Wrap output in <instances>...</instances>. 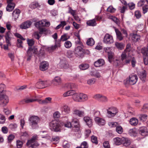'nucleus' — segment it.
<instances>
[{
    "instance_id": "nucleus-52",
    "label": "nucleus",
    "mask_w": 148,
    "mask_h": 148,
    "mask_svg": "<svg viewBox=\"0 0 148 148\" xmlns=\"http://www.w3.org/2000/svg\"><path fill=\"white\" fill-rule=\"evenodd\" d=\"M71 42L69 41H66L64 43V45L65 47L66 48H69L71 46Z\"/></svg>"
},
{
    "instance_id": "nucleus-21",
    "label": "nucleus",
    "mask_w": 148,
    "mask_h": 148,
    "mask_svg": "<svg viewBox=\"0 0 148 148\" xmlns=\"http://www.w3.org/2000/svg\"><path fill=\"white\" fill-rule=\"evenodd\" d=\"M61 83V79L59 77H56L53 80L52 84L55 86L60 85Z\"/></svg>"
},
{
    "instance_id": "nucleus-10",
    "label": "nucleus",
    "mask_w": 148,
    "mask_h": 148,
    "mask_svg": "<svg viewBox=\"0 0 148 148\" xmlns=\"http://www.w3.org/2000/svg\"><path fill=\"white\" fill-rule=\"evenodd\" d=\"M108 116L109 118L114 116L118 112L117 109L114 107L109 108L107 110Z\"/></svg>"
},
{
    "instance_id": "nucleus-4",
    "label": "nucleus",
    "mask_w": 148,
    "mask_h": 148,
    "mask_svg": "<svg viewBox=\"0 0 148 148\" xmlns=\"http://www.w3.org/2000/svg\"><path fill=\"white\" fill-rule=\"evenodd\" d=\"M44 20H42L37 21L34 23L35 27L40 31V33L45 34L46 32V29L44 27Z\"/></svg>"
},
{
    "instance_id": "nucleus-43",
    "label": "nucleus",
    "mask_w": 148,
    "mask_h": 148,
    "mask_svg": "<svg viewBox=\"0 0 148 148\" xmlns=\"http://www.w3.org/2000/svg\"><path fill=\"white\" fill-rule=\"evenodd\" d=\"M115 45L119 49L121 50L123 49L124 47L123 44L122 43L116 42L115 43Z\"/></svg>"
},
{
    "instance_id": "nucleus-51",
    "label": "nucleus",
    "mask_w": 148,
    "mask_h": 148,
    "mask_svg": "<svg viewBox=\"0 0 148 148\" xmlns=\"http://www.w3.org/2000/svg\"><path fill=\"white\" fill-rule=\"evenodd\" d=\"M66 56L69 58H73V52L71 50H68L66 53Z\"/></svg>"
},
{
    "instance_id": "nucleus-32",
    "label": "nucleus",
    "mask_w": 148,
    "mask_h": 148,
    "mask_svg": "<svg viewBox=\"0 0 148 148\" xmlns=\"http://www.w3.org/2000/svg\"><path fill=\"white\" fill-rule=\"evenodd\" d=\"M6 87L5 84H0V95L6 94Z\"/></svg>"
},
{
    "instance_id": "nucleus-30",
    "label": "nucleus",
    "mask_w": 148,
    "mask_h": 148,
    "mask_svg": "<svg viewBox=\"0 0 148 148\" xmlns=\"http://www.w3.org/2000/svg\"><path fill=\"white\" fill-rule=\"evenodd\" d=\"M20 12V10L19 9H16L14 10L13 12L12 13V16L15 20L18 18Z\"/></svg>"
},
{
    "instance_id": "nucleus-3",
    "label": "nucleus",
    "mask_w": 148,
    "mask_h": 148,
    "mask_svg": "<svg viewBox=\"0 0 148 148\" xmlns=\"http://www.w3.org/2000/svg\"><path fill=\"white\" fill-rule=\"evenodd\" d=\"M50 129L52 131L58 132L60 131V123L56 120L52 121L49 124Z\"/></svg>"
},
{
    "instance_id": "nucleus-6",
    "label": "nucleus",
    "mask_w": 148,
    "mask_h": 148,
    "mask_svg": "<svg viewBox=\"0 0 148 148\" xmlns=\"http://www.w3.org/2000/svg\"><path fill=\"white\" fill-rule=\"evenodd\" d=\"M83 49L81 46H77L75 48L74 52L76 57L79 58H82L84 57Z\"/></svg>"
},
{
    "instance_id": "nucleus-41",
    "label": "nucleus",
    "mask_w": 148,
    "mask_h": 148,
    "mask_svg": "<svg viewBox=\"0 0 148 148\" xmlns=\"http://www.w3.org/2000/svg\"><path fill=\"white\" fill-rule=\"evenodd\" d=\"M71 123L72 125H73V124H76L77 125H75V126L77 127V130H79L80 126L79 121L77 119H73L71 121Z\"/></svg>"
},
{
    "instance_id": "nucleus-64",
    "label": "nucleus",
    "mask_w": 148,
    "mask_h": 148,
    "mask_svg": "<svg viewBox=\"0 0 148 148\" xmlns=\"http://www.w3.org/2000/svg\"><path fill=\"white\" fill-rule=\"evenodd\" d=\"M92 142L94 143L97 144L98 143L97 138L94 136H92L91 138Z\"/></svg>"
},
{
    "instance_id": "nucleus-38",
    "label": "nucleus",
    "mask_w": 148,
    "mask_h": 148,
    "mask_svg": "<svg viewBox=\"0 0 148 148\" xmlns=\"http://www.w3.org/2000/svg\"><path fill=\"white\" fill-rule=\"evenodd\" d=\"M29 6L30 8L33 9L40 7V5L37 2H32L30 5Z\"/></svg>"
},
{
    "instance_id": "nucleus-7",
    "label": "nucleus",
    "mask_w": 148,
    "mask_h": 148,
    "mask_svg": "<svg viewBox=\"0 0 148 148\" xmlns=\"http://www.w3.org/2000/svg\"><path fill=\"white\" fill-rule=\"evenodd\" d=\"M8 96L5 94L0 95V105L2 106H6L9 102Z\"/></svg>"
},
{
    "instance_id": "nucleus-20",
    "label": "nucleus",
    "mask_w": 148,
    "mask_h": 148,
    "mask_svg": "<svg viewBox=\"0 0 148 148\" xmlns=\"http://www.w3.org/2000/svg\"><path fill=\"white\" fill-rule=\"evenodd\" d=\"M71 111L70 107L67 105H64L62 107V113L64 114H69Z\"/></svg>"
},
{
    "instance_id": "nucleus-9",
    "label": "nucleus",
    "mask_w": 148,
    "mask_h": 148,
    "mask_svg": "<svg viewBox=\"0 0 148 148\" xmlns=\"http://www.w3.org/2000/svg\"><path fill=\"white\" fill-rule=\"evenodd\" d=\"M138 77L136 75H131L129 77L128 80L126 81V84H129L131 85H133L135 84L138 80Z\"/></svg>"
},
{
    "instance_id": "nucleus-19",
    "label": "nucleus",
    "mask_w": 148,
    "mask_h": 148,
    "mask_svg": "<svg viewBox=\"0 0 148 148\" xmlns=\"http://www.w3.org/2000/svg\"><path fill=\"white\" fill-rule=\"evenodd\" d=\"M49 66V64L48 62L44 61L41 62L40 63V69L42 71H44L47 70Z\"/></svg>"
},
{
    "instance_id": "nucleus-44",
    "label": "nucleus",
    "mask_w": 148,
    "mask_h": 148,
    "mask_svg": "<svg viewBox=\"0 0 148 148\" xmlns=\"http://www.w3.org/2000/svg\"><path fill=\"white\" fill-rule=\"evenodd\" d=\"M94 43L93 39L92 38H89L86 42V43L88 45L90 46L93 45L94 44Z\"/></svg>"
},
{
    "instance_id": "nucleus-63",
    "label": "nucleus",
    "mask_w": 148,
    "mask_h": 148,
    "mask_svg": "<svg viewBox=\"0 0 148 148\" xmlns=\"http://www.w3.org/2000/svg\"><path fill=\"white\" fill-rule=\"evenodd\" d=\"M135 16L137 19H139L141 17V14L139 11L137 10L135 12Z\"/></svg>"
},
{
    "instance_id": "nucleus-49",
    "label": "nucleus",
    "mask_w": 148,
    "mask_h": 148,
    "mask_svg": "<svg viewBox=\"0 0 148 148\" xmlns=\"http://www.w3.org/2000/svg\"><path fill=\"white\" fill-rule=\"evenodd\" d=\"M91 74L93 76L97 78H99L101 77L100 73L97 71H93Z\"/></svg>"
},
{
    "instance_id": "nucleus-27",
    "label": "nucleus",
    "mask_w": 148,
    "mask_h": 148,
    "mask_svg": "<svg viewBox=\"0 0 148 148\" xmlns=\"http://www.w3.org/2000/svg\"><path fill=\"white\" fill-rule=\"evenodd\" d=\"M72 98L73 100L77 102H80V93H75L73 91Z\"/></svg>"
},
{
    "instance_id": "nucleus-14",
    "label": "nucleus",
    "mask_w": 148,
    "mask_h": 148,
    "mask_svg": "<svg viewBox=\"0 0 148 148\" xmlns=\"http://www.w3.org/2000/svg\"><path fill=\"white\" fill-rule=\"evenodd\" d=\"M124 60H125V63L126 64L129 63L131 61L132 65L133 67H134L136 63V61L134 57H131L130 56L126 57Z\"/></svg>"
},
{
    "instance_id": "nucleus-15",
    "label": "nucleus",
    "mask_w": 148,
    "mask_h": 148,
    "mask_svg": "<svg viewBox=\"0 0 148 148\" xmlns=\"http://www.w3.org/2000/svg\"><path fill=\"white\" fill-rule=\"evenodd\" d=\"M47 81H41L37 82L36 87L38 88H43L47 86Z\"/></svg>"
},
{
    "instance_id": "nucleus-29",
    "label": "nucleus",
    "mask_w": 148,
    "mask_h": 148,
    "mask_svg": "<svg viewBox=\"0 0 148 148\" xmlns=\"http://www.w3.org/2000/svg\"><path fill=\"white\" fill-rule=\"evenodd\" d=\"M115 31L116 35L117 40L120 41L122 40L123 38V37L122 36L121 32L117 29H115Z\"/></svg>"
},
{
    "instance_id": "nucleus-25",
    "label": "nucleus",
    "mask_w": 148,
    "mask_h": 148,
    "mask_svg": "<svg viewBox=\"0 0 148 148\" xmlns=\"http://www.w3.org/2000/svg\"><path fill=\"white\" fill-rule=\"evenodd\" d=\"M131 36L132 40L135 42H138L140 38V36L137 34H131Z\"/></svg>"
},
{
    "instance_id": "nucleus-31",
    "label": "nucleus",
    "mask_w": 148,
    "mask_h": 148,
    "mask_svg": "<svg viewBox=\"0 0 148 148\" xmlns=\"http://www.w3.org/2000/svg\"><path fill=\"white\" fill-rule=\"evenodd\" d=\"M122 143L123 144L124 146L127 147L130 144L131 141L128 138L123 137Z\"/></svg>"
},
{
    "instance_id": "nucleus-11",
    "label": "nucleus",
    "mask_w": 148,
    "mask_h": 148,
    "mask_svg": "<svg viewBox=\"0 0 148 148\" xmlns=\"http://www.w3.org/2000/svg\"><path fill=\"white\" fill-rule=\"evenodd\" d=\"M93 98L102 102H106L108 101L107 97L100 94H97L95 95Z\"/></svg>"
},
{
    "instance_id": "nucleus-57",
    "label": "nucleus",
    "mask_w": 148,
    "mask_h": 148,
    "mask_svg": "<svg viewBox=\"0 0 148 148\" xmlns=\"http://www.w3.org/2000/svg\"><path fill=\"white\" fill-rule=\"evenodd\" d=\"M5 116L0 114V123L3 124L5 123Z\"/></svg>"
},
{
    "instance_id": "nucleus-28",
    "label": "nucleus",
    "mask_w": 148,
    "mask_h": 148,
    "mask_svg": "<svg viewBox=\"0 0 148 148\" xmlns=\"http://www.w3.org/2000/svg\"><path fill=\"white\" fill-rule=\"evenodd\" d=\"M73 113L79 117H82L84 115V111H80L78 110H73Z\"/></svg>"
},
{
    "instance_id": "nucleus-34",
    "label": "nucleus",
    "mask_w": 148,
    "mask_h": 148,
    "mask_svg": "<svg viewBox=\"0 0 148 148\" xmlns=\"http://www.w3.org/2000/svg\"><path fill=\"white\" fill-rule=\"evenodd\" d=\"M113 141L115 145H119L122 143L123 138H120L119 137H116L114 139Z\"/></svg>"
},
{
    "instance_id": "nucleus-24",
    "label": "nucleus",
    "mask_w": 148,
    "mask_h": 148,
    "mask_svg": "<svg viewBox=\"0 0 148 148\" xmlns=\"http://www.w3.org/2000/svg\"><path fill=\"white\" fill-rule=\"evenodd\" d=\"M84 119L86 122L87 125L89 127H90L92 126V120L90 117L88 116H85L84 117Z\"/></svg>"
},
{
    "instance_id": "nucleus-12",
    "label": "nucleus",
    "mask_w": 148,
    "mask_h": 148,
    "mask_svg": "<svg viewBox=\"0 0 148 148\" xmlns=\"http://www.w3.org/2000/svg\"><path fill=\"white\" fill-rule=\"evenodd\" d=\"M37 49L34 48L29 47L27 51L26 56L27 57V61H29L31 59V56L32 53H35Z\"/></svg>"
},
{
    "instance_id": "nucleus-23",
    "label": "nucleus",
    "mask_w": 148,
    "mask_h": 148,
    "mask_svg": "<svg viewBox=\"0 0 148 148\" xmlns=\"http://www.w3.org/2000/svg\"><path fill=\"white\" fill-rule=\"evenodd\" d=\"M105 62L104 60L102 59H98L94 63V66L96 67H99L104 64Z\"/></svg>"
},
{
    "instance_id": "nucleus-22",
    "label": "nucleus",
    "mask_w": 148,
    "mask_h": 148,
    "mask_svg": "<svg viewBox=\"0 0 148 148\" xmlns=\"http://www.w3.org/2000/svg\"><path fill=\"white\" fill-rule=\"evenodd\" d=\"M95 122L99 125H103L105 123V120L103 119L97 117L95 119Z\"/></svg>"
},
{
    "instance_id": "nucleus-37",
    "label": "nucleus",
    "mask_w": 148,
    "mask_h": 148,
    "mask_svg": "<svg viewBox=\"0 0 148 148\" xmlns=\"http://www.w3.org/2000/svg\"><path fill=\"white\" fill-rule=\"evenodd\" d=\"M138 120L135 118H131L130 121V123L132 125H136L138 124Z\"/></svg>"
},
{
    "instance_id": "nucleus-60",
    "label": "nucleus",
    "mask_w": 148,
    "mask_h": 148,
    "mask_svg": "<svg viewBox=\"0 0 148 148\" xmlns=\"http://www.w3.org/2000/svg\"><path fill=\"white\" fill-rule=\"evenodd\" d=\"M17 41V47L18 48H23L22 41L21 40L18 39Z\"/></svg>"
},
{
    "instance_id": "nucleus-42",
    "label": "nucleus",
    "mask_w": 148,
    "mask_h": 148,
    "mask_svg": "<svg viewBox=\"0 0 148 148\" xmlns=\"http://www.w3.org/2000/svg\"><path fill=\"white\" fill-rule=\"evenodd\" d=\"M10 32L8 31L6 33V34L5 36L6 42L8 44H10V41L11 39L10 36Z\"/></svg>"
},
{
    "instance_id": "nucleus-50",
    "label": "nucleus",
    "mask_w": 148,
    "mask_h": 148,
    "mask_svg": "<svg viewBox=\"0 0 148 148\" xmlns=\"http://www.w3.org/2000/svg\"><path fill=\"white\" fill-rule=\"evenodd\" d=\"M107 12L110 13H114L116 11V9L111 5L107 9Z\"/></svg>"
},
{
    "instance_id": "nucleus-47",
    "label": "nucleus",
    "mask_w": 148,
    "mask_h": 148,
    "mask_svg": "<svg viewBox=\"0 0 148 148\" xmlns=\"http://www.w3.org/2000/svg\"><path fill=\"white\" fill-rule=\"evenodd\" d=\"M73 94V90H70L64 92L63 94L64 97H66L69 95H72Z\"/></svg>"
},
{
    "instance_id": "nucleus-59",
    "label": "nucleus",
    "mask_w": 148,
    "mask_h": 148,
    "mask_svg": "<svg viewBox=\"0 0 148 148\" xmlns=\"http://www.w3.org/2000/svg\"><path fill=\"white\" fill-rule=\"evenodd\" d=\"M51 100L52 98H51L48 97L46 98L43 100L44 101L45 104H47V103H51Z\"/></svg>"
},
{
    "instance_id": "nucleus-2",
    "label": "nucleus",
    "mask_w": 148,
    "mask_h": 148,
    "mask_svg": "<svg viewBox=\"0 0 148 148\" xmlns=\"http://www.w3.org/2000/svg\"><path fill=\"white\" fill-rule=\"evenodd\" d=\"M38 138V137L37 135L34 136L30 140L27 141L26 143L27 145L28 146L29 148H36L39 145L38 143L36 141Z\"/></svg>"
},
{
    "instance_id": "nucleus-54",
    "label": "nucleus",
    "mask_w": 148,
    "mask_h": 148,
    "mask_svg": "<svg viewBox=\"0 0 148 148\" xmlns=\"http://www.w3.org/2000/svg\"><path fill=\"white\" fill-rule=\"evenodd\" d=\"M65 87L68 89H72L75 87V86L73 83H67L65 84Z\"/></svg>"
},
{
    "instance_id": "nucleus-39",
    "label": "nucleus",
    "mask_w": 148,
    "mask_h": 148,
    "mask_svg": "<svg viewBox=\"0 0 148 148\" xmlns=\"http://www.w3.org/2000/svg\"><path fill=\"white\" fill-rule=\"evenodd\" d=\"M146 71L145 70H143L140 73L139 77L141 80H144L146 78Z\"/></svg>"
},
{
    "instance_id": "nucleus-40",
    "label": "nucleus",
    "mask_w": 148,
    "mask_h": 148,
    "mask_svg": "<svg viewBox=\"0 0 148 148\" xmlns=\"http://www.w3.org/2000/svg\"><path fill=\"white\" fill-rule=\"evenodd\" d=\"M80 101H86L88 99L87 95L83 93H80Z\"/></svg>"
},
{
    "instance_id": "nucleus-53",
    "label": "nucleus",
    "mask_w": 148,
    "mask_h": 148,
    "mask_svg": "<svg viewBox=\"0 0 148 148\" xmlns=\"http://www.w3.org/2000/svg\"><path fill=\"white\" fill-rule=\"evenodd\" d=\"M147 115L146 114H142L140 115L139 118L143 121H145L147 119Z\"/></svg>"
},
{
    "instance_id": "nucleus-1",
    "label": "nucleus",
    "mask_w": 148,
    "mask_h": 148,
    "mask_svg": "<svg viewBox=\"0 0 148 148\" xmlns=\"http://www.w3.org/2000/svg\"><path fill=\"white\" fill-rule=\"evenodd\" d=\"M70 38V36L66 34H64L62 35L60 39L56 40L55 44L53 46L48 47L47 50L49 52H51L56 49L58 47H60L61 46V41H64L67 40Z\"/></svg>"
},
{
    "instance_id": "nucleus-26",
    "label": "nucleus",
    "mask_w": 148,
    "mask_h": 148,
    "mask_svg": "<svg viewBox=\"0 0 148 148\" xmlns=\"http://www.w3.org/2000/svg\"><path fill=\"white\" fill-rule=\"evenodd\" d=\"M87 25L89 26L94 27L97 25V23L95 19L89 20L86 22Z\"/></svg>"
},
{
    "instance_id": "nucleus-16",
    "label": "nucleus",
    "mask_w": 148,
    "mask_h": 148,
    "mask_svg": "<svg viewBox=\"0 0 148 148\" xmlns=\"http://www.w3.org/2000/svg\"><path fill=\"white\" fill-rule=\"evenodd\" d=\"M59 66L62 68L66 69L69 66L68 62L65 59L61 60L59 64Z\"/></svg>"
},
{
    "instance_id": "nucleus-62",
    "label": "nucleus",
    "mask_w": 148,
    "mask_h": 148,
    "mask_svg": "<svg viewBox=\"0 0 148 148\" xmlns=\"http://www.w3.org/2000/svg\"><path fill=\"white\" fill-rule=\"evenodd\" d=\"M36 99L27 98L24 100V101L26 103H29L31 102H34L36 101Z\"/></svg>"
},
{
    "instance_id": "nucleus-61",
    "label": "nucleus",
    "mask_w": 148,
    "mask_h": 148,
    "mask_svg": "<svg viewBox=\"0 0 148 148\" xmlns=\"http://www.w3.org/2000/svg\"><path fill=\"white\" fill-rule=\"evenodd\" d=\"M15 138V136L14 135L11 134L8 137V143L11 142Z\"/></svg>"
},
{
    "instance_id": "nucleus-55",
    "label": "nucleus",
    "mask_w": 148,
    "mask_h": 148,
    "mask_svg": "<svg viewBox=\"0 0 148 148\" xmlns=\"http://www.w3.org/2000/svg\"><path fill=\"white\" fill-rule=\"evenodd\" d=\"M95 82V79L93 78L89 79L87 81V83L90 85L94 84Z\"/></svg>"
},
{
    "instance_id": "nucleus-36",
    "label": "nucleus",
    "mask_w": 148,
    "mask_h": 148,
    "mask_svg": "<svg viewBox=\"0 0 148 148\" xmlns=\"http://www.w3.org/2000/svg\"><path fill=\"white\" fill-rule=\"evenodd\" d=\"M107 53L108 61L110 63H111L114 59V54L111 51L108 52Z\"/></svg>"
},
{
    "instance_id": "nucleus-46",
    "label": "nucleus",
    "mask_w": 148,
    "mask_h": 148,
    "mask_svg": "<svg viewBox=\"0 0 148 148\" xmlns=\"http://www.w3.org/2000/svg\"><path fill=\"white\" fill-rule=\"evenodd\" d=\"M89 66V64H82L79 66V68L81 70H84L88 69Z\"/></svg>"
},
{
    "instance_id": "nucleus-48",
    "label": "nucleus",
    "mask_w": 148,
    "mask_h": 148,
    "mask_svg": "<svg viewBox=\"0 0 148 148\" xmlns=\"http://www.w3.org/2000/svg\"><path fill=\"white\" fill-rule=\"evenodd\" d=\"M116 131L119 134H121L123 132V130L122 127L118 125L116 127Z\"/></svg>"
},
{
    "instance_id": "nucleus-56",
    "label": "nucleus",
    "mask_w": 148,
    "mask_h": 148,
    "mask_svg": "<svg viewBox=\"0 0 148 148\" xmlns=\"http://www.w3.org/2000/svg\"><path fill=\"white\" fill-rule=\"evenodd\" d=\"M110 18L117 24H118L119 23V19L115 16H111L110 17Z\"/></svg>"
},
{
    "instance_id": "nucleus-13",
    "label": "nucleus",
    "mask_w": 148,
    "mask_h": 148,
    "mask_svg": "<svg viewBox=\"0 0 148 148\" xmlns=\"http://www.w3.org/2000/svg\"><path fill=\"white\" fill-rule=\"evenodd\" d=\"M104 42L106 44H110L113 42L112 37L108 34H106L103 38Z\"/></svg>"
},
{
    "instance_id": "nucleus-17",
    "label": "nucleus",
    "mask_w": 148,
    "mask_h": 148,
    "mask_svg": "<svg viewBox=\"0 0 148 148\" xmlns=\"http://www.w3.org/2000/svg\"><path fill=\"white\" fill-rule=\"evenodd\" d=\"M139 132L142 136H146L148 134V131L147 127H142L140 128L139 130Z\"/></svg>"
},
{
    "instance_id": "nucleus-5",
    "label": "nucleus",
    "mask_w": 148,
    "mask_h": 148,
    "mask_svg": "<svg viewBox=\"0 0 148 148\" xmlns=\"http://www.w3.org/2000/svg\"><path fill=\"white\" fill-rule=\"evenodd\" d=\"M39 119V118L36 116H32L29 119V124L33 129L38 127V123Z\"/></svg>"
},
{
    "instance_id": "nucleus-45",
    "label": "nucleus",
    "mask_w": 148,
    "mask_h": 148,
    "mask_svg": "<svg viewBox=\"0 0 148 148\" xmlns=\"http://www.w3.org/2000/svg\"><path fill=\"white\" fill-rule=\"evenodd\" d=\"M43 34L40 33V31H38L35 32L34 34V38L38 40H39Z\"/></svg>"
},
{
    "instance_id": "nucleus-8",
    "label": "nucleus",
    "mask_w": 148,
    "mask_h": 148,
    "mask_svg": "<svg viewBox=\"0 0 148 148\" xmlns=\"http://www.w3.org/2000/svg\"><path fill=\"white\" fill-rule=\"evenodd\" d=\"M131 50V45L130 44L127 45L126 49L121 55V59L122 61L124 60L126 57L130 56V52Z\"/></svg>"
},
{
    "instance_id": "nucleus-33",
    "label": "nucleus",
    "mask_w": 148,
    "mask_h": 148,
    "mask_svg": "<svg viewBox=\"0 0 148 148\" xmlns=\"http://www.w3.org/2000/svg\"><path fill=\"white\" fill-rule=\"evenodd\" d=\"M6 7V10L7 11L10 12L14 9L15 6V3H8Z\"/></svg>"
},
{
    "instance_id": "nucleus-58",
    "label": "nucleus",
    "mask_w": 148,
    "mask_h": 148,
    "mask_svg": "<svg viewBox=\"0 0 148 148\" xmlns=\"http://www.w3.org/2000/svg\"><path fill=\"white\" fill-rule=\"evenodd\" d=\"M81 146L82 148H88V145L86 142L84 141L82 143Z\"/></svg>"
},
{
    "instance_id": "nucleus-35",
    "label": "nucleus",
    "mask_w": 148,
    "mask_h": 148,
    "mask_svg": "<svg viewBox=\"0 0 148 148\" xmlns=\"http://www.w3.org/2000/svg\"><path fill=\"white\" fill-rule=\"evenodd\" d=\"M128 134L130 136L135 137L137 135V132L135 129H130L128 131Z\"/></svg>"
},
{
    "instance_id": "nucleus-18",
    "label": "nucleus",
    "mask_w": 148,
    "mask_h": 148,
    "mask_svg": "<svg viewBox=\"0 0 148 148\" xmlns=\"http://www.w3.org/2000/svg\"><path fill=\"white\" fill-rule=\"evenodd\" d=\"M32 23L29 21L23 23L20 25V27L22 29H26L29 28L31 25Z\"/></svg>"
}]
</instances>
